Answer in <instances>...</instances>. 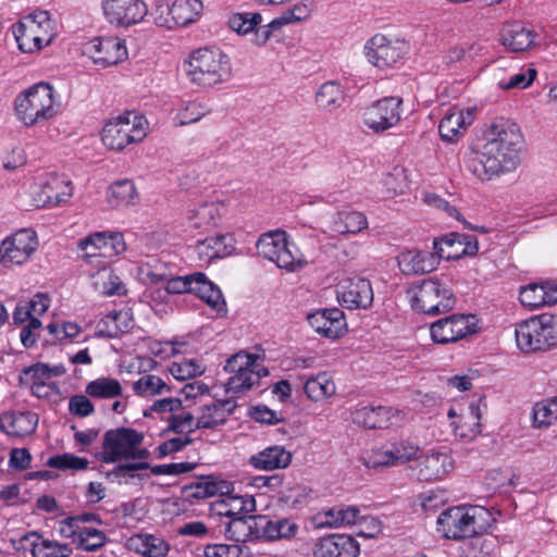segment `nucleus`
Wrapping results in <instances>:
<instances>
[{
    "label": "nucleus",
    "instance_id": "nucleus-44",
    "mask_svg": "<svg viewBox=\"0 0 557 557\" xmlns=\"http://www.w3.org/2000/svg\"><path fill=\"white\" fill-rule=\"evenodd\" d=\"M532 418L535 428L548 426L557 420V396L536 403Z\"/></svg>",
    "mask_w": 557,
    "mask_h": 557
},
{
    "label": "nucleus",
    "instance_id": "nucleus-61",
    "mask_svg": "<svg viewBox=\"0 0 557 557\" xmlns=\"http://www.w3.org/2000/svg\"><path fill=\"white\" fill-rule=\"evenodd\" d=\"M194 420L195 418L190 412L175 413L170 418V426L175 432H184L185 430L191 432L196 429Z\"/></svg>",
    "mask_w": 557,
    "mask_h": 557
},
{
    "label": "nucleus",
    "instance_id": "nucleus-23",
    "mask_svg": "<svg viewBox=\"0 0 557 557\" xmlns=\"http://www.w3.org/2000/svg\"><path fill=\"white\" fill-rule=\"evenodd\" d=\"M404 417V413L392 407H363L352 413V421L367 429L387 428Z\"/></svg>",
    "mask_w": 557,
    "mask_h": 557
},
{
    "label": "nucleus",
    "instance_id": "nucleus-45",
    "mask_svg": "<svg viewBox=\"0 0 557 557\" xmlns=\"http://www.w3.org/2000/svg\"><path fill=\"white\" fill-rule=\"evenodd\" d=\"M133 389L138 396L151 397L164 394L169 387L159 376L147 374L133 383Z\"/></svg>",
    "mask_w": 557,
    "mask_h": 557
},
{
    "label": "nucleus",
    "instance_id": "nucleus-18",
    "mask_svg": "<svg viewBox=\"0 0 557 557\" xmlns=\"http://www.w3.org/2000/svg\"><path fill=\"white\" fill-rule=\"evenodd\" d=\"M336 295L339 304L347 309H366L373 301L372 286L361 277L343 278L336 286Z\"/></svg>",
    "mask_w": 557,
    "mask_h": 557
},
{
    "label": "nucleus",
    "instance_id": "nucleus-54",
    "mask_svg": "<svg viewBox=\"0 0 557 557\" xmlns=\"http://www.w3.org/2000/svg\"><path fill=\"white\" fill-rule=\"evenodd\" d=\"M382 195L385 198L404 194L407 188L404 171L396 169L393 173L386 174L382 181Z\"/></svg>",
    "mask_w": 557,
    "mask_h": 557
},
{
    "label": "nucleus",
    "instance_id": "nucleus-48",
    "mask_svg": "<svg viewBox=\"0 0 557 557\" xmlns=\"http://www.w3.org/2000/svg\"><path fill=\"white\" fill-rule=\"evenodd\" d=\"M290 23L295 22L290 16L289 11L287 10L283 12L278 17L272 20L269 24L260 26L258 29H256L255 37H252L251 41L257 46H263L270 39L274 30H278L283 26Z\"/></svg>",
    "mask_w": 557,
    "mask_h": 557
},
{
    "label": "nucleus",
    "instance_id": "nucleus-52",
    "mask_svg": "<svg viewBox=\"0 0 557 557\" xmlns=\"http://www.w3.org/2000/svg\"><path fill=\"white\" fill-rule=\"evenodd\" d=\"M536 77V70L534 67H521L517 72H512L508 81H500L499 86L505 90L509 89H524L529 87Z\"/></svg>",
    "mask_w": 557,
    "mask_h": 557
},
{
    "label": "nucleus",
    "instance_id": "nucleus-4",
    "mask_svg": "<svg viewBox=\"0 0 557 557\" xmlns=\"http://www.w3.org/2000/svg\"><path fill=\"white\" fill-rule=\"evenodd\" d=\"M147 119L134 111L110 119L102 128V144L110 150L121 151L128 145L143 141L148 135Z\"/></svg>",
    "mask_w": 557,
    "mask_h": 557
},
{
    "label": "nucleus",
    "instance_id": "nucleus-59",
    "mask_svg": "<svg viewBox=\"0 0 557 557\" xmlns=\"http://www.w3.org/2000/svg\"><path fill=\"white\" fill-rule=\"evenodd\" d=\"M391 451L393 453L392 457L395 466H399L405 462L416 460L419 448L406 443H396L391 445Z\"/></svg>",
    "mask_w": 557,
    "mask_h": 557
},
{
    "label": "nucleus",
    "instance_id": "nucleus-26",
    "mask_svg": "<svg viewBox=\"0 0 557 557\" xmlns=\"http://www.w3.org/2000/svg\"><path fill=\"white\" fill-rule=\"evenodd\" d=\"M448 417H457V420L451 422L456 436L462 440H473L481 433V400L471 403L469 407L458 416L454 409H450Z\"/></svg>",
    "mask_w": 557,
    "mask_h": 557
},
{
    "label": "nucleus",
    "instance_id": "nucleus-5",
    "mask_svg": "<svg viewBox=\"0 0 557 557\" xmlns=\"http://www.w3.org/2000/svg\"><path fill=\"white\" fill-rule=\"evenodd\" d=\"M516 342L523 352L544 351L557 346V315L542 313L519 323Z\"/></svg>",
    "mask_w": 557,
    "mask_h": 557
},
{
    "label": "nucleus",
    "instance_id": "nucleus-53",
    "mask_svg": "<svg viewBox=\"0 0 557 557\" xmlns=\"http://www.w3.org/2000/svg\"><path fill=\"white\" fill-rule=\"evenodd\" d=\"M208 112L209 109L202 103L197 101H188L184 103L181 109H178L175 120L181 126L188 125L198 122Z\"/></svg>",
    "mask_w": 557,
    "mask_h": 557
},
{
    "label": "nucleus",
    "instance_id": "nucleus-12",
    "mask_svg": "<svg viewBox=\"0 0 557 557\" xmlns=\"http://www.w3.org/2000/svg\"><path fill=\"white\" fill-rule=\"evenodd\" d=\"M78 249L84 260L92 262L94 259H100L98 263L102 265L122 253L125 250V243L120 233L97 232L81 239Z\"/></svg>",
    "mask_w": 557,
    "mask_h": 557
},
{
    "label": "nucleus",
    "instance_id": "nucleus-1",
    "mask_svg": "<svg viewBox=\"0 0 557 557\" xmlns=\"http://www.w3.org/2000/svg\"><path fill=\"white\" fill-rule=\"evenodd\" d=\"M521 145L522 134L517 124H493L487 132L486 141L468 153L466 166L481 181L511 172L520 162Z\"/></svg>",
    "mask_w": 557,
    "mask_h": 557
},
{
    "label": "nucleus",
    "instance_id": "nucleus-36",
    "mask_svg": "<svg viewBox=\"0 0 557 557\" xmlns=\"http://www.w3.org/2000/svg\"><path fill=\"white\" fill-rule=\"evenodd\" d=\"M138 193L131 180H122L110 185L107 191V201L112 208H122L135 205Z\"/></svg>",
    "mask_w": 557,
    "mask_h": 557
},
{
    "label": "nucleus",
    "instance_id": "nucleus-2",
    "mask_svg": "<svg viewBox=\"0 0 557 557\" xmlns=\"http://www.w3.org/2000/svg\"><path fill=\"white\" fill-rule=\"evenodd\" d=\"M59 107L54 88L45 82L28 87L14 100L15 116L27 127L53 119L59 112Z\"/></svg>",
    "mask_w": 557,
    "mask_h": 557
},
{
    "label": "nucleus",
    "instance_id": "nucleus-24",
    "mask_svg": "<svg viewBox=\"0 0 557 557\" xmlns=\"http://www.w3.org/2000/svg\"><path fill=\"white\" fill-rule=\"evenodd\" d=\"M416 476L420 482H433L442 479L453 469L451 458L446 453H432L417 456Z\"/></svg>",
    "mask_w": 557,
    "mask_h": 557
},
{
    "label": "nucleus",
    "instance_id": "nucleus-6",
    "mask_svg": "<svg viewBox=\"0 0 557 557\" xmlns=\"http://www.w3.org/2000/svg\"><path fill=\"white\" fill-rule=\"evenodd\" d=\"M224 370L232 374L226 383V391L233 394L245 393L269 374L262 358L246 351H239L227 359Z\"/></svg>",
    "mask_w": 557,
    "mask_h": 557
},
{
    "label": "nucleus",
    "instance_id": "nucleus-50",
    "mask_svg": "<svg viewBox=\"0 0 557 557\" xmlns=\"http://www.w3.org/2000/svg\"><path fill=\"white\" fill-rule=\"evenodd\" d=\"M486 480V484L490 487H506L523 484L521 474L511 468L492 470L488 472Z\"/></svg>",
    "mask_w": 557,
    "mask_h": 557
},
{
    "label": "nucleus",
    "instance_id": "nucleus-62",
    "mask_svg": "<svg viewBox=\"0 0 557 557\" xmlns=\"http://www.w3.org/2000/svg\"><path fill=\"white\" fill-rule=\"evenodd\" d=\"M423 201L431 207L446 211L450 216H454L457 220H461L457 209L451 207L445 199H443L437 194L425 193L423 196Z\"/></svg>",
    "mask_w": 557,
    "mask_h": 557
},
{
    "label": "nucleus",
    "instance_id": "nucleus-43",
    "mask_svg": "<svg viewBox=\"0 0 557 557\" xmlns=\"http://www.w3.org/2000/svg\"><path fill=\"white\" fill-rule=\"evenodd\" d=\"M202 273L196 272L185 276H177L168 280L166 273L161 274H151L152 282H159L166 280V292L170 294H183V293H193V286L196 278H201Z\"/></svg>",
    "mask_w": 557,
    "mask_h": 557
},
{
    "label": "nucleus",
    "instance_id": "nucleus-33",
    "mask_svg": "<svg viewBox=\"0 0 557 557\" xmlns=\"http://www.w3.org/2000/svg\"><path fill=\"white\" fill-rule=\"evenodd\" d=\"M367 227V216L357 211L335 212L332 214L329 223L330 231L341 235L358 234Z\"/></svg>",
    "mask_w": 557,
    "mask_h": 557
},
{
    "label": "nucleus",
    "instance_id": "nucleus-32",
    "mask_svg": "<svg viewBox=\"0 0 557 557\" xmlns=\"http://www.w3.org/2000/svg\"><path fill=\"white\" fill-rule=\"evenodd\" d=\"M233 250V238L224 234L208 237L196 245L198 258L206 262L230 256Z\"/></svg>",
    "mask_w": 557,
    "mask_h": 557
},
{
    "label": "nucleus",
    "instance_id": "nucleus-40",
    "mask_svg": "<svg viewBox=\"0 0 557 557\" xmlns=\"http://www.w3.org/2000/svg\"><path fill=\"white\" fill-rule=\"evenodd\" d=\"M304 388L307 396L314 401L331 397L336 392L335 383L325 372L308 377Z\"/></svg>",
    "mask_w": 557,
    "mask_h": 557
},
{
    "label": "nucleus",
    "instance_id": "nucleus-7",
    "mask_svg": "<svg viewBox=\"0 0 557 557\" xmlns=\"http://www.w3.org/2000/svg\"><path fill=\"white\" fill-rule=\"evenodd\" d=\"M414 310L436 315L451 310L456 299L451 289L437 277L422 281L409 289Z\"/></svg>",
    "mask_w": 557,
    "mask_h": 557
},
{
    "label": "nucleus",
    "instance_id": "nucleus-39",
    "mask_svg": "<svg viewBox=\"0 0 557 557\" xmlns=\"http://www.w3.org/2000/svg\"><path fill=\"white\" fill-rule=\"evenodd\" d=\"M193 293L218 312L224 311L225 301L220 288L209 281L203 273L201 278L195 280Z\"/></svg>",
    "mask_w": 557,
    "mask_h": 557
},
{
    "label": "nucleus",
    "instance_id": "nucleus-37",
    "mask_svg": "<svg viewBox=\"0 0 557 557\" xmlns=\"http://www.w3.org/2000/svg\"><path fill=\"white\" fill-rule=\"evenodd\" d=\"M133 317L129 310L112 311L98 324L99 332L108 337H116L133 327Z\"/></svg>",
    "mask_w": 557,
    "mask_h": 557
},
{
    "label": "nucleus",
    "instance_id": "nucleus-25",
    "mask_svg": "<svg viewBox=\"0 0 557 557\" xmlns=\"http://www.w3.org/2000/svg\"><path fill=\"white\" fill-rule=\"evenodd\" d=\"M519 299L523 307L530 309L555 305L557 302V282L530 283L521 287Z\"/></svg>",
    "mask_w": 557,
    "mask_h": 557
},
{
    "label": "nucleus",
    "instance_id": "nucleus-13",
    "mask_svg": "<svg viewBox=\"0 0 557 557\" xmlns=\"http://www.w3.org/2000/svg\"><path fill=\"white\" fill-rule=\"evenodd\" d=\"M104 20L117 28H129L140 24L148 15L144 0H100Z\"/></svg>",
    "mask_w": 557,
    "mask_h": 557
},
{
    "label": "nucleus",
    "instance_id": "nucleus-46",
    "mask_svg": "<svg viewBox=\"0 0 557 557\" xmlns=\"http://www.w3.org/2000/svg\"><path fill=\"white\" fill-rule=\"evenodd\" d=\"M290 23L295 22L290 16L289 11L287 10L283 12L278 17L272 20L269 24L260 26L258 29H256L255 37H252L251 41L257 46H263L270 39L274 30H278L283 26Z\"/></svg>",
    "mask_w": 557,
    "mask_h": 557
},
{
    "label": "nucleus",
    "instance_id": "nucleus-35",
    "mask_svg": "<svg viewBox=\"0 0 557 557\" xmlns=\"http://www.w3.org/2000/svg\"><path fill=\"white\" fill-rule=\"evenodd\" d=\"M314 100L319 110L332 113L343 106L345 94L339 84L330 81L319 87Z\"/></svg>",
    "mask_w": 557,
    "mask_h": 557
},
{
    "label": "nucleus",
    "instance_id": "nucleus-9",
    "mask_svg": "<svg viewBox=\"0 0 557 557\" xmlns=\"http://www.w3.org/2000/svg\"><path fill=\"white\" fill-rule=\"evenodd\" d=\"M14 34L22 51L34 52L52 41L55 26L47 11H37L20 22Z\"/></svg>",
    "mask_w": 557,
    "mask_h": 557
},
{
    "label": "nucleus",
    "instance_id": "nucleus-42",
    "mask_svg": "<svg viewBox=\"0 0 557 557\" xmlns=\"http://www.w3.org/2000/svg\"><path fill=\"white\" fill-rule=\"evenodd\" d=\"M262 22V16L257 12H236L227 17V26L240 36L256 33Z\"/></svg>",
    "mask_w": 557,
    "mask_h": 557
},
{
    "label": "nucleus",
    "instance_id": "nucleus-41",
    "mask_svg": "<svg viewBox=\"0 0 557 557\" xmlns=\"http://www.w3.org/2000/svg\"><path fill=\"white\" fill-rule=\"evenodd\" d=\"M94 275V287L100 294L106 296L122 295L126 292L121 278L106 264Z\"/></svg>",
    "mask_w": 557,
    "mask_h": 557
},
{
    "label": "nucleus",
    "instance_id": "nucleus-28",
    "mask_svg": "<svg viewBox=\"0 0 557 557\" xmlns=\"http://www.w3.org/2000/svg\"><path fill=\"white\" fill-rule=\"evenodd\" d=\"M472 122L471 111L453 108L442 119L438 131L442 139L447 143L457 141Z\"/></svg>",
    "mask_w": 557,
    "mask_h": 557
},
{
    "label": "nucleus",
    "instance_id": "nucleus-31",
    "mask_svg": "<svg viewBox=\"0 0 557 557\" xmlns=\"http://www.w3.org/2000/svg\"><path fill=\"white\" fill-rule=\"evenodd\" d=\"M235 407V401L231 399L215 400L209 405L202 406L195 428L214 429L218 425L223 424L227 417L234 411Z\"/></svg>",
    "mask_w": 557,
    "mask_h": 557
},
{
    "label": "nucleus",
    "instance_id": "nucleus-56",
    "mask_svg": "<svg viewBox=\"0 0 557 557\" xmlns=\"http://www.w3.org/2000/svg\"><path fill=\"white\" fill-rule=\"evenodd\" d=\"M391 447H381L372 449L363 457V465L369 469H377L381 467H394L395 462L392 457Z\"/></svg>",
    "mask_w": 557,
    "mask_h": 557
},
{
    "label": "nucleus",
    "instance_id": "nucleus-60",
    "mask_svg": "<svg viewBox=\"0 0 557 557\" xmlns=\"http://www.w3.org/2000/svg\"><path fill=\"white\" fill-rule=\"evenodd\" d=\"M65 372V369L62 366H55L50 368L47 364L38 363L33 366L28 373H32V379L34 381H38L39 383H47V380H50L53 376L62 375Z\"/></svg>",
    "mask_w": 557,
    "mask_h": 557
},
{
    "label": "nucleus",
    "instance_id": "nucleus-3",
    "mask_svg": "<svg viewBox=\"0 0 557 557\" xmlns=\"http://www.w3.org/2000/svg\"><path fill=\"white\" fill-rule=\"evenodd\" d=\"M186 74L193 84L211 87L225 82L231 74L228 58L219 49L199 48L185 63Z\"/></svg>",
    "mask_w": 557,
    "mask_h": 557
},
{
    "label": "nucleus",
    "instance_id": "nucleus-16",
    "mask_svg": "<svg viewBox=\"0 0 557 557\" xmlns=\"http://www.w3.org/2000/svg\"><path fill=\"white\" fill-rule=\"evenodd\" d=\"M403 115V99L385 97L375 101L363 113L364 125L375 133H381L396 126Z\"/></svg>",
    "mask_w": 557,
    "mask_h": 557
},
{
    "label": "nucleus",
    "instance_id": "nucleus-57",
    "mask_svg": "<svg viewBox=\"0 0 557 557\" xmlns=\"http://www.w3.org/2000/svg\"><path fill=\"white\" fill-rule=\"evenodd\" d=\"M170 372L176 380L185 381L202 374L203 370L196 361L184 359L180 362H173Z\"/></svg>",
    "mask_w": 557,
    "mask_h": 557
},
{
    "label": "nucleus",
    "instance_id": "nucleus-30",
    "mask_svg": "<svg viewBox=\"0 0 557 557\" xmlns=\"http://www.w3.org/2000/svg\"><path fill=\"white\" fill-rule=\"evenodd\" d=\"M38 417L34 412H4L0 416V430L12 436H26L35 432Z\"/></svg>",
    "mask_w": 557,
    "mask_h": 557
},
{
    "label": "nucleus",
    "instance_id": "nucleus-21",
    "mask_svg": "<svg viewBox=\"0 0 557 557\" xmlns=\"http://www.w3.org/2000/svg\"><path fill=\"white\" fill-rule=\"evenodd\" d=\"M94 63L103 67L115 65L127 57L124 41L119 38H95L86 47Z\"/></svg>",
    "mask_w": 557,
    "mask_h": 557
},
{
    "label": "nucleus",
    "instance_id": "nucleus-10",
    "mask_svg": "<svg viewBox=\"0 0 557 557\" xmlns=\"http://www.w3.org/2000/svg\"><path fill=\"white\" fill-rule=\"evenodd\" d=\"M202 9L200 0H157L151 16L157 26L172 29L198 21Z\"/></svg>",
    "mask_w": 557,
    "mask_h": 557
},
{
    "label": "nucleus",
    "instance_id": "nucleus-11",
    "mask_svg": "<svg viewBox=\"0 0 557 557\" xmlns=\"http://www.w3.org/2000/svg\"><path fill=\"white\" fill-rule=\"evenodd\" d=\"M257 249L259 255L288 271H297L306 263L297 247L287 240L285 232L263 234L257 243Z\"/></svg>",
    "mask_w": 557,
    "mask_h": 557
},
{
    "label": "nucleus",
    "instance_id": "nucleus-19",
    "mask_svg": "<svg viewBox=\"0 0 557 557\" xmlns=\"http://www.w3.org/2000/svg\"><path fill=\"white\" fill-rule=\"evenodd\" d=\"M73 195L71 182L58 174H48L35 191L33 201L37 208L57 207L66 202Z\"/></svg>",
    "mask_w": 557,
    "mask_h": 557
},
{
    "label": "nucleus",
    "instance_id": "nucleus-20",
    "mask_svg": "<svg viewBox=\"0 0 557 557\" xmlns=\"http://www.w3.org/2000/svg\"><path fill=\"white\" fill-rule=\"evenodd\" d=\"M225 212L226 206L222 201H202L188 209L186 223L193 230L208 232L219 225Z\"/></svg>",
    "mask_w": 557,
    "mask_h": 557
},
{
    "label": "nucleus",
    "instance_id": "nucleus-58",
    "mask_svg": "<svg viewBox=\"0 0 557 557\" xmlns=\"http://www.w3.org/2000/svg\"><path fill=\"white\" fill-rule=\"evenodd\" d=\"M69 411L76 417L85 418L94 413L95 407L87 394H79L70 398Z\"/></svg>",
    "mask_w": 557,
    "mask_h": 557
},
{
    "label": "nucleus",
    "instance_id": "nucleus-63",
    "mask_svg": "<svg viewBox=\"0 0 557 557\" xmlns=\"http://www.w3.org/2000/svg\"><path fill=\"white\" fill-rule=\"evenodd\" d=\"M482 49V46L479 44L467 45V47H455L448 51L446 60L447 62H456L462 60L467 53L472 58L478 55Z\"/></svg>",
    "mask_w": 557,
    "mask_h": 557
},
{
    "label": "nucleus",
    "instance_id": "nucleus-22",
    "mask_svg": "<svg viewBox=\"0 0 557 557\" xmlns=\"http://www.w3.org/2000/svg\"><path fill=\"white\" fill-rule=\"evenodd\" d=\"M307 319L313 330L326 338H338L346 333L345 315L338 308L317 310Z\"/></svg>",
    "mask_w": 557,
    "mask_h": 557
},
{
    "label": "nucleus",
    "instance_id": "nucleus-34",
    "mask_svg": "<svg viewBox=\"0 0 557 557\" xmlns=\"http://www.w3.org/2000/svg\"><path fill=\"white\" fill-rule=\"evenodd\" d=\"M292 461V454L283 446H272L250 458V463L259 469L273 470L286 468Z\"/></svg>",
    "mask_w": 557,
    "mask_h": 557
},
{
    "label": "nucleus",
    "instance_id": "nucleus-55",
    "mask_svg": "<svg viewBox=\"0 0 557 557\" xmlns=\"http://www.w3.org/2000/svg\"><path fill=\"white\" fill-rule=\"evenodd\" d=\"M86 458L77 457L71 454H62L50 457L47 465L60 470H84L88 466Z\"/></svg>",
    "mask_w": 557,
    "mask_h": 557
},
{
    "label": "nucleus",
    "instance_id": "nucleus-38",
    "mask_svg": "<svg viewBox=\"0 0 557 557\" xmlns=\"http://www.w3.org/2000/svg\"><path fill=\"white\" fill-rule=\"evenodd\" d=\"M85 393L95 399H114L123 395V387L119 380L101 376L88 382Z\"/></svg>",
    "mask_w": 557,
    "mask_h": 557
},
{
    "label": "nucleus",
    "instance_id": "nucleus-29",
    "mask_svg": "<svg viewBox=\"0 0 557 557\" xmlns=\"http://www.w3.org/2000/svg\"><path fill=\"white\" fill-rule=\"evenodd\" d=\"M535 34L533 29L519 22L507 24L502 28L500 42L511 52H522L534 45Z\"/></svg>",
    "mask_w": 557,
    "mask_h": 557
},
{
    "label": "nucleus",
    "instance_id": "nucleus-27",
    "mask_svg": "<svg viewBox=\"0 0 557 557\" xmlns=\"http://www.w3.org/2000/svg\"><path fill=\"white\" fill-rule=\"evenodd\" d=\"M399 270L405 275L430 273L438 265L436 252L408 250L397 257Z\"/></svg>",
    "mask_w": 557,
    "mask_h": 557
},
{
    "label": "nucleus",
    "instance_id": "nucleus-47",
    "mask_svg": "<svg viewBox=\"0 0 557 557\" xmlns=\"http://www.w3.org/2000/svg\"><path fill=\"white\" fill-rule=\"evenodd\" d=\"M290 23L295 22L290 16L289 11L287 10L283 12L278 17L272 20L269 24L260 26L258 29H256L255 37H252L251 41L257 46H263L270 39L274 30H278L283 26Z\"/></svg>",
    "mask_w": 557,
    "mask_h": 557
},
{
    "label": "nucleus",
    "instance_id": "nucleus-15",
    "mask_svg": "<svg viewBox=\"0 0 557 557\" xmlns=\"http://www.w3.org/2000/svg\"><path fill=\"white\" fill-rule=\"evenodd\" d=\"M478 323L474 314H451L431 324V337L438 344L456 343L475 334L479 331Z\"/></svg>",
    "mask_w": 557,
    "mask_h": 557
},
{
    "label": "nucleus",
    "instance_id": "nucleus-49",
    "mask_svg": "<svg viewBox=\"0 0 557 557\" xmlns=\"http://www.w3.org/2000/svg\"><path fill=\"white\" fill-rule=\"evenodd\" d=\"M290 23L295 22L290 16L289 11L287 10L283 12L278 17L272 20L269 24L260 26L258 29H256L255 37H252L251 41L257 46H263L270 39L274 30H278L283 26Z\"/></svg>",
    "mask_w": 557,
    "mask_h": 557
},
{
    "label": "nucleus",
    "instance_id": "nucleus-8",
    "mask_svg": "<svg viewBox=\"0 0 557 557\" xmlns=\"http://www.w3.org/2000/svg\"><path fill=\"white\" fill-rule=\"evenodd\" d=\"M144 434L133 429L120 428L104 433L102 459L114 462L122 459H146L148 450L140 448Z\"/></svg>",
    "mask_w": 557,
    "mask_h": 557
},
{
    "label": "nucleus",
    "instance_id": "nucleus-64",
    "mask_svg": "<svg viewBox=\"0 0 557 557\" xmlns=\"http://www.w3.org/2000/svg\"><path fill=\"white\" fill-rule=\"evenodd\" d=\"M41 327V322L37 318H32L27 325L21 331L22 344L29 348L33 347L37 341L36 331Z\"/></svg>",
    "mask_w": 557,
    "mask_h": 557
},
{
    "label": "nucleus",
    "instance_id": "nucleus-51",
    "mask_svg": "<svg viewBox=\"0 0 557 557\" xmlns=\"http://www.w3.org/2000/svg\"><path fill=\"white\" fill-rule=\"evenodd\" d=\"M434 250L436 252V256H438V261L441 259L446 260H457L462 258L463 256H455L457 255L456 250H462L461 249V242L457 238V233H451L449 235H446L440 239H435L433 243Z\"/></svg>",
    "mask_w": 557,
    "mask_h": 557
},
{
    "label": "nucleus",
    "instance_id": "nucleus-14",
    "mask_svg": "<svg viewBox=\"0 0 557 557\" xmlns=\"http://www.w3.org/2000/svg\"><path fill=\"white\" fill-rule=\"evenodd\" d=\"M408 45L404 40L374 35L364 46L367 60L380 70L396 65L407 53Z\"/></svg>",
    "mask_w": 557,
    "mask_h": 557
},
{
    "label": "nucleus",
    "instance_id": "nucleus-17",
    "mask_svg": "<svg viewBox=\"0 0 557 557\" xmlns=\"http://www.w3.org/2000/svg\"><path fill=\"white\" fill-rule=\"evenodd\" d=\"M37 247L35 232L21 230L1 243L0 263L7 268L23 264L37 250Z\"/></svg>",
    "mask_w": 557,
    "mask_h": 557
}]
</instances>
